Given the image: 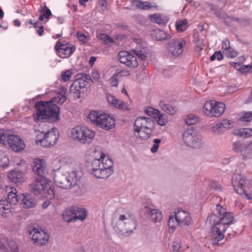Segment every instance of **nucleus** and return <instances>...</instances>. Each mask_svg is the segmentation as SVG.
<instances>
[{"label":"nucleus","mask_w":252,"mask_h":252,"mask_svg":"<svg viewBox=\"0 0 252 252\" xmlns=\"http://www.w3.org/2000/svg\"><path fill=\"white\" fill-rule=\"evenodd\" d=\"M33 171L37 176L35 178L34 183L30 185L31 190L35 195L43 193L49 199L55 196V189L49 185V181L45 177L46 171L43 166L42 160L37 159L35 161Z\"/></svg>","instance_id":"nucleus-1"},{"label":"nucleus","mask_w":252,"mask_h":252,"mask_svg":"<svg viewBox=\"0 0 252 252\" xmlns=\"http://www.w3.org/2000/svg\"><path fill=\"white\" fill-rule=\"evenodd\" d=\"M60 97L55 96L48 101H37L34 107L37 111L34 117L35 122L40 120L46 122H55L60 119V107L54 103H58Z\"/></svg>","instance_id":"nucleus-2"},{"label":"nucleus","mask_w":252,"mask_h":252,"mask_svg":"<svg viewBox=\"0 0 252 252\" xmlns=\"http://www.w3.org/2000/svg\"><path fill=\"white\" fill-rule=\"evenodd\" d=\"M19 202L23 208H34L36 205V202L31 195L24 194H17L16 189L12 188L11 191L5 199L0 200V214L3 216L4 214L11 212L12 206Z\"/></svg>","instance_id":"nucleus-3"},{"label":"nucleus","mask_w":252,"mask_h":252,"mask_svg":"<svg viewBox=\"0 0 252 252\" xmlns=\"http://www.w3.org/2000/svg\"><path fill=\"white\" fill-rule=\"evenodd\" d=\"M82 175L81 170H75L68 172L59 169L55 171L54 180L58 187L63 189H68L75 186Z\"/></svg>","instance_id":"nucleus-4"},{"label":"nucleus","mask_w":252,"mask_h":252,"mask_svg":"<svg viewBox=\"0 0 252 252\" xmlns=\"http://www.w3.org/2000/svg\"><path fill=\"white\" fill-rule=\"evenodd\" d=\"M112 225L116 231L128 236L136 229L137 223L133 214L126 210L125 214L119 216L118 219H113Z\"/></svg>","instance_id":"nucleus-5"},{"label":"nucleus","mask_w":252,"mask_h":252,"mask_svg":"<svg viewBox=\"0 0 252 252\" xmlns=\"http://www.w3.org/2000/svg\"><path fill=\"white\" fill-rule=\"evenodd\" d=\"M155 123L151 118L139 117L134 123V134L142 140L148 139L155 130Z\"/></svg>","instance_id":"nucleus-6"},{"label":"nucleus","mask_w":252,"mask_h":252,"mask_svg":"<svg viewBox=\"0 0 252 252\" xmlns=\"http://www.w3.org/2000/svg\"><path fill=\"white\" fill-rule=\"evenodd\" d=\"M113 162L109 158H106V161L93 159L91 161L92 174L97 178L107 179L113 173Z\"/></svg>","instance_id":"nucleus-7"},{"label":"nucleus","mask_w":252,"mask_h":252,"mask_svg":"<svg viewBox=\"0 0 252 252\" xmlns=\"http://www.w3.org/2000/svg\"><path fill=\"white\" fill-rule=\"evenodd\" d=\"M218 216L211 214L208 217L207 220L210 223H215L225 229L230 225L233 220V216L231 212H227L220 204L216 205Z\"/></svg>","instance_id":"nucleus-8"},{"label":"nucleus","mask_w":252,"mask_h":252,"mask_svg":"<svg viewBox=\"0 0 252 252\" xmlns=\"http://www.w3.org/2000/svg\"><path fill=\"white\" fill-rule=\"evenodd\" d=\"M232 185L236 192L244 194L247 198L252 200V185L240 174H234L231 178Z\"/></svg>","instance_id":"nucleus-9"},{"label":"nucleus","mask_w":252,"mask_h":252,"mask_svg":"<svg viewBox=\"0 0 252 252\" xmlns=\"http://www.w3.org/2000/svg\"><path fill=\"white\" fill-rule=\"evenodd\" d=\"M88 119L93 124L105 130H110L115 125V120L114 118L106 114H100L95 111L90 112Z\"/></svg>","instance_id":"nucleus-10"},{"label":"nucleus","mask_w":252,"mask_h":252,"mask_svg":"<svg viewBox=\"0 0 252 252\" xmlns=\"http://www.w3.org/2000/svg\"><path fill=\"white\" fill-rule=\"evenodd\" d=\"M77 78L72 83L70 87V92L71 93L76 94L77 98H80L81 93L86 90V86L88 85L87 81L91 80L92 82L94 81L92 77L87 74L80 73L77 75Z\"/></svg>","instance_id":"nucleus-11"},{"label":"nucleus","mask_w":252,"mask_h":252,"mask_svg":"<svg viewBox=\"0 0 252 252\" xmlns=\"http://www.w3.org/2000/svg\"><path fill=\"white\" fill-rule=\"evenodd\" d=\"M183 138L187 146L193 148H200L203 144L201 135L192 128L183 133Z\"/></svg>","instance_id":"nucleus-12"},{"label":"nucleus","mask_w":252,"mask_h":252,"mask_svg":"<svg viewBox=\"0 0 252 252\" xmlns=\"http://www.w3.org/2000/svg\"><path fill=\"white\" fill-rule=\"evenodd\" d=\"M225 106V105L223 102L211 100L206 102L203 110L205 114L208 116L219 117L224 112Z\"/></svg>","instance_id":"nucleus-13"},{"label":"nucleus","mask_w":252,"mask_h":252,"mask_svg":"<svg viewBox=\"0 0 252 252\" xmlns=\"http://www.w3.org/2000/svg\"><path fill=\"white\" fill-rule=\"evenodd\" d=\"M73 137L83 144H89L94 137V132L86 127H76L72 131Z\"/></svg>","instance_id":"nucleus-14"},{"label":"nucleus","mask_w":252,"mask_h":252,"mask_svg":"<svg viewBox=\"0 0 252 252\" xmlns=\"http://www.w3.org/2000/svg\"><path fill=\"white\" fill-rule=\"evenodd\" d=\"M59 137V133L56 128H53L51 131H48L44 134L43 138L37 141L44 147L54 146L56 144Z\"/></svg>","instance_id":"nucleus-15"},{"label":"nucleus","mask_w":252,"mask_h":252,"mask_svg":"<svg viewBox=\"0 0 252 252\" xmlns=\"http://www.w3.org/2000/svg\"><path fill=\"white\" fill-rule=\"evenodd\" d=\"M29 234L32 240L37 245H44L48 241L49 236L43 229L33 228L29 230Z\"/></svg>","instance_id":"nucleus-16"},{"label":"nucleus","mask_w":252,"mask_h":252,"mask_svg":"<svg viewBox=\"0 0 252 252\" xmlns=\"http://www.w3.org/2000/svg\"><path fill=\"white\" fill-rule=\"evenodd\" d=\"M186 45V41L183 38L171 39L167 43V49L174 56H179L183 52V47Z\"/></svg>","instance_id":"nucleus-17"},{"label":"nucleus","mask_w":252,"mask_h":252,"mask_svg":"<svg viewBox=\"0 0 252 252\" xmlns=\"http://www.w3.org/2000/svg\"><path fill=\"white\" fill-rule=\"evenodd\" d=\"M119 61L129 67H136L138 65L137 57L129 52L121 51L118 54Z\"/></svg>","instance_id":"nucleus-18"},{"label":"nucleus","mask_w":252,"mask_h":252,"mask_svg":"<svg viewBox=\"0 0 252 252\" xmlns=\"http://www.w3.org/2000/svg\"><path fill=\"white\" fill-rule=\"evenodd\" d=\"M7 144L15 152L21 151L25 148L24 141L16 135H7L6 139Z\"/></svg>","instance_id":"nucleus-19"},{"label":"nucleus","mask_w":252,"mask_h":252,"mask_svg":"<svg viewBox=\"0 0 252 252\" xmlns=\"http://www.w3.org/2000/svg\"><path fill=\"white\" fill-rule=\"evenodd\" d=\"M213 226L211 231V239L213 245H219V242L224 238V232L226 229L216 223H211Z\"/></svg>","instance_id":"nucleus-20"},{"label":"nucleus","mask_w":252,"mask_h":252,"mask_svg":"<svg viewBox=\"0 0 252 252\" xmlns=\"http://www.w3.org/2000/svg\"><path fill=\"white\" fill-rule=\"evenodd\" d=\"M55 48L58 55L62 58L69 57L75 50L74 47L71 46L68 43L64 44L59 41L57 42Z\"/></svg>","instance_id":"nucleus-21"},{"label":"nucleus","mask_w":252,"mask_h":252,"mask_svg":"<svg viewBox=\"0 0 252 252\" xmlns=\"http://www.w3.org/2000/svg\"><path fill=\"white\" fill-rule=\"evenodd\" d=\"M0 252H18L15 241L6 238L0 239Z\"/></svg>","instance_id":"nucleus-22"},{"label":"nucleus","mask_w":252,"mask_h":252,"mask_svg":"<svg viewBox=\"0 0 252 252\" xmlns=\"http://www.w3.org/2000/svg\"><path fill=\"white\" fill-rule=\"evenodd\" d=\"M175 217L179 225L188 226L191 223L190 215L186 211L181 210L175 212Z\"/></svg>","instance_id":"nucleus-23"},{"label":"nucleus","mask_w":252,"mask_h":252,"mask_svg":"<svg viewBox=\"0 0 252 252\" xmlns=\"http://www.w3.org/2000/svg\"><path fill=\"white\" fill-rule=\"evenodd\" d=\"M143 211L145 213L147 219H150L154 222L159 221L162 219L161 213L158 210L152 209L145 206Z\"/></svg>","instance_id":"nucleus-24"},{"label":"nucleus","mask_w":252,"mask_h":252,"mask_svg":"<svg viewBox=\"0 0 252 252\" xmlns=\"http://www.w3.org/2000/svg\"><path fill=\"white\" fill-rule=\"evenodd\" d=\"M131 52L138 58L139 61H145L149 54V50L148 47L142 45H138Z\"/></svg>","instance_id":"nucleus-25"},{"label":"nucleus","mask_w":252,"mask_h":252,"mask_svg":"<svg viewBox=\"0 0 252 252\" xmlns=\"http://www.w3.org/2000/svg\"><path fill=\"white\" fill-rule=\"evenodd\" d=\"M8 178L15 184L20 183L24 180V173L20 171L13 170L8 174Z\"/></svg>","instance_id":"nucleus-26"},{"label":"nucleus","mask_w":252,"mask_h":252,"mask_svg":"<svg viewBox=\"0 0 252 252\" xmlns=\"http://www.w3.org/2000/svg\"><path fill=\"white\" fill-rule=\"evenodd\" d=\"M152 35L153 38L159 41L167 40L171 37L169 34L160 29L153 30Z\"/></svg>","instance_id":"nucleus-27"},{"label":"nucleus","mask_w":252,"mask_h":252,"mask_svg":"<svg viewBox=\"0 0 252 252\" xmlns=\"http://www.w3.org/2000/svg\"><path fill=\"white\" fill-rule=\"evenodd\" d=\"M75 220H83L85 219L87 216V211L83 208H80L76 206L72 207Z\"/></svg>","instance_id":"nucleus-28"},{"label":"nucleus","mask_w":252,"mask_h":252,"mask_svg":"<svg viewBox=\"0 0 252 252\" xmlns=\"http://www.w3.org/2000/svg\"><path fill=\"white\" fill-rule=\"evenodd\" d=\"M149 19L151 22L158 25H165L167 22L166 18L159 13L150 15Z\"/></svg>","instance_id":"nucleus-29"},{"label":"nucleus","mask_w":252,"mask_h":252,"mask_svg":"<svg viewBox=\"0 0 252 252\" xmlns=\"http://www.w3.org/2000/svg\"><path fill=\"white\" fill-rule=\"evenodd\" d=\"M216 15L220 18H222L224 20V22L227 24V20H236L238 23H240L241 19L238 17H230L227 15L223 11L218 10L215 12Z\"/></svg>","instance_id":"nucleus-30"},{"label":"nucleus","mask_w":252,"mask_h":252,"mask_svg":"<svg viewBox=\"0 0 252 252\" xmlns=\"http://www.w3.org/2000/svg\"><path fill=\"white\" fill-rule=\"evenodd\" d=\"M159 105L163 111L170 115H174L176 112V109L175 107L171 105L166 104L163 101H160Z\"/></svg>","instance_id":"nucleus-31"},{"label":"nucleus","mask_w":252,"mask_h":252,"mask_svg":"<svg viewBox=\"0 0 252 252\" xmlns=\"http://www.w3.org/2000/svg\"><path fill=\"white\" fill-rule=\"evenodd\" d=\"M62 217L63 220L67 222L75 221L72 208L64 211L63 213Z\"/></svg>","instance_id":"nucleus-32"},{"label":"nucleus","mask_w":252,"mask_h":252,"mask_svg":"<svg viewBox=\"0 0 252 252\" xmlns=\"http://www.w3.org/2000/svg\"><path fill=\"white\" fill-rule=\"evenodd\" d=\"M107 158L109 157L106 156L101 149H98L94 150L93 155V159H97L102 160V162H105L106 161V158Z\"/></svg>","instance_id":"nucleus-33"},{"label":"nucleus","mask_w":252,"mask_h":252,"mask_svg":"<svg viewBox=\"0 0 252 252\" xmlns=\"http://www.w3.org/2000/svg\"><path fill=\"white\" fill-rule=\"evenodd\" d=\"M246 145L242 141L235 142L233 144V149L235 152L240 153L242 155Z\"/></svg>","instance_id":"nucleus-34"},{"label":"nucleus","mask_w":252,"mask_h":252,"mask_svg":"<svg viewBox=\"0 0 252 252\" xmlns=\"http://www.w3.org/2000/svg\"><path fill=\"white\" fill-rule=\"evenodd\" d=\"M40 12H43V14L39 16V20L40 21H43L44 18L48 19L52 15L51 10L47 8L46 5H44V6L40 10Z\"/></svg>","instance_id":"nucleus-35"},{"label":"nucleus","mask_w":252,"mask_h":252,"mask_svg":"<svg viewBox=\"0 0 252 252\" xmlns=\"http://www.w3.org/2000/svg\"><path fill=\"white\" fill-rule=\"evenodd\" d=\"M236 134L242 137H249L252 136V129L244 128L239 129Z\"/></svg>","instance_id":"nucleus-36"},{"label":"nucleus","mask_w":252,"mask_h":252,"mask_svg":"<svg viewBox=\"0 0 252 252\" xmlns=\"http://www.w3.org/2000/svg\"><path fill=\"white\" fill-rule=\"evenodd\" d=\"M9 159L6 154L0 151V167H5L8 165Z\"/></svg>","instance_id":"nucleus-37"},{"label":"nucleus","mask_w":252,"mask_h":252,"mask_svg":"<svg viewBox=\"0 0 252 252\" xmlns=\"http://www.w3.org/2000/svg\"><path fill=\"white\" fill-rule=\"evenodd\" d=\"M198 120V118L194 114H189L187 116L185 122L187 125L191 126L195 124Z\"/></svg>","instance_id":"nucleus-38"},{"label":"nucleus","mask_w":252,"mask_h":252,"mask_svg":"<svg viewBox=\"0 0 252 252\" xmlns=\"http://www.w3.org/2000/svg\"><path fill=\"white\" fill-rule=\"evenodd\" d=\"M136 6L144 10H147L156 7V6H155L151 5V3L148 1H138L136 4Z\"/></svg>","instance_id":"nucleus-39"},{"label":"nucleus","mask_w":252,"mask_h":252,"mask_svg":"<svg viewBox=\"0 0 252 252\" xmlns=\"http://www.w3.org/2000/svg\"><path fill=\"white\" fill-rule=\"evenodd\" d=\"M155 119L157 120V123L161 126H165L168 122L165 115L160 112V114H158V115L156 117Z\"/></svg>","instance_id":"nucleus-40"},{"label":"nucleus","mask_w":252,"mask_h":252,"mask_svg":"<svg viewBox=\"0 0 252 252\" xmlns=\"http://www.w3.org/2000/svg\"><path fill=\"white\" fill-rule=\"evenodd\" d=\"M187 22L186 20L177 21L176 24V29L178 32H183L187 28Z\"/></svg>","instance_id":"nucleus-41"},{"label":"nucleus","mask_w":252,"mask_h":252,"mask_svg":"<svg viewBox=\"0 0 252 252\" xmlns=\"http://www.w3.org/2000/svg\"><path fill=\"white\" fill-rule=\"evenodd\" d=\"M211 131L216 135L221 134L225 131L219 123L212 126Z\"/></svg>","instance_id":"nucleus-42"},{"label":"nucleus","mask_w":252,"mask_h":252,"mask_svg":"<svg viewBox=\"0 0 252 252\" xmlns=\"http://www.w3.org/2000/svg\"><path fill=\"white\" fill-rule=\"evenodd\" d=\"M209 187L211 189L215 190H221V186L220 184L217 181H210L209 184Z\"/></svg>","instance_id":"nucleus-43"},{"label":"nucleus","mask_w":252,"mask_h":252,"mask_svg":"<svg viewBox=\"0 0 252 252\" xmlns=\"http://www.w3.org/2000/svg\"><path fill=\"white\" fill-rule=\"evenodd\" d=\"M181 248V241L179 238L175 239L173 244V252H180L179 250Z\"/></svg>","instance_id":"nucleus-44"},{"label":"nucleus","mask_w":252,"mask_h":252,"mask_svg":"<svg viewBox=\"0 0 252 252\" xmlns=\"http://www.w3.org/2000/svg\"><path fill=\"white\" fill-rule=\"evenodd\" d=\"M146 113L149 116L153 117L154 118H156L158 114H160V111L155 109L152 107H149L146 110Z\"/></svg>","instance_id":"nucleus-45"},{"label":"nucleus","mask_w":252,"mask_h":252,"mask_svg":"<svg viewBox=\"0 0 252 252\" xmlns=\"http://www.w3.org/2000/svg\"><path fill=\"white\" fill-rule=\"evenodd\" d=\"M232 121L227 119L222 120L220 123V125L222 126L224 131L231 128L230 125L231 124Z\"/></svg>","instance_id":"nucleus-46"},{"label":"nucleus","mask_w":252,"mask_h":252,"mask_svg":"<svg viewBox=\"0 0 252 252\" xmlns=\"http://www.w3.org/2000/svg\"><path fill=\"white\" fill-rule=\"evenodd\" d=\"M252 120V112L245 113L244 116L240 118V121L242 122H250Z\"/></svg>","instance_id":"nucleus-47"},{"label":"nucleus","mask_w":252,"mask_h":252,"mask_svg":"<svg viewBox=\"0 0 252 252\" xmlns=\"http://www.w3.org/2000/svg\"><path fill=\"white\" fill-rule=\"evenodd\" d=\"M72 75V71L70 70H66L62 74V79L64 82H66L70 80Z\"/></svg>","instance_id":"nucleus-48"},{"label":"nucleus","mask_w":252,"mask_h":252,"mask_svg":"<svg viewBox=\"0 0 252 252\" xmlns=\"http://www.w3.org/2000/svg\"><path fill=\"white\" fill-rule=\"evenodd\" d=\"M244 159H247L250 158L252 156V153H251V151L248 146L246 145L244 150L243 151V154L242 155Z\"/></svg>","instance_id":"nucleus-49"},{"label":"nucleus","mask_w":252,"mask_h":252,"mask_svg":"<svg viewBox=\"0 0 252 252\" xmlns=\"http://www.w3.org/2000/svg\"><path fill=\"white\" fill-rule=\"evenodd\" d=\"M224 53L227 57L230 58H235L238 55L237 52L231 47Z\"/></svg>","instance_id":"nucleus-50"},{"label":"nucleus","mask_w":252,"mask_h":252,"mask_svg":"<svg viewBox=\"0 0 252 252\" xmlns=\"http://www.w3.org/2000/svg\"><path fill=\"white\" fill-rule=\"evenodd\" d=\"M99 37L102 41L107 43L113 42V40L106 33H101Z\"/></svg>","instance_id":"nucleus-51"},{"label":"nucleus","mask_w":252,"mask_h":252,"mask_svg":"<svg viewBox=\"0 0 252 252\" xmlns=\"http://www.w3.org/2000/svg\"><path fill=\"white\" fill-rule=\"evenodd\" d=\"M117 104L116 107L117 108L124 110H127L129 109L127 105V103L123 101L119 100Z\"/></svg>","instance_id":"nucleus-52"},{"label":"nucleus","mask_w":252,"mask_h":252,"mask_svg":"<svg viewBox=\"0 0 252 252\" xmlns=\"http://www.w3.org/2000/svg\"><path fill=\"white\" fill-rule=\"evenodd\" d=\"M231 47L230 46V41L227 39H225L222 41V50L224 53L226 52Z\"/></svg>","instance_id":"nucleus-53"},{"label":"nucleus","mask_w":252,"mask_h":252,"mask_svg":"<svg viewBox=\"0 0 252 252\" xmlns=\"http://www.w3.org/2000/svg\"><path fill=\"white\" fill-rule=\"evenodd\" d=\"M117 74H116L115 73L111 76V77L110 79V82L112 86L113 87H116L118 85V80L117 79L118 77Z\"/></svg>","instance_id":"nucleus-54"},{"label":"nucleus","mask_w":252,"mask_h":252,"mask_svg":"<svg viewBox=\"0 0 252 252\" xmlns=\"http://www.w3.org/2000/svg\"><path fill=\"white\" fill-rule=\"evenodd\" d=\"M240 72L243 73L252 72V65H242Z\"/></svg>","instance_id":"nucleus-55"},{"label":"nucleus","mask_w":252,"mask_h":252,"mask_svg":"<svg viewBox=\"0 0 252 252\" xmlns=\"http://www.w3.org/2000/svg\"><path fill=\"white\" fill-rule=\"evenodd\" d=\"M107 100L108 101L111 103L113 106L116 107V105H117V103L118 102L119 100L114 97L113 96L111 95H109L107 96Z\"/></svg>","instance_id":"nucleus-56"},{"label":"nucleus","mask_w":252,"mask_h":252,"mask_svg":"<svg viewBox=\"0 0 252 252\" xmlns=\"http://www.w3.org/2000/svg\"><path fill=\"white\" fill-rule=\"evenodd\" d=\"M115 73L117 74L118 77H124L130 75L129 72L126 70L117 69Z\"/></svg>","instance_id":"nucleus-57"},{"label":"nucleus","mask_w":252,"mask_h":252,"mask_svg":"<svg viewBox=\"0 0 252 252\" xmlns=\"http://www.w3.org/2000/svg\"><path fill=\"white\" fill-rule=\"evenodd\" d=\"M7 134L4 133L2 130H0V143L6 145V139Z\"/></svg>","instance_id":"nucleus-58"},{"label":"nucleus","mask_w":252,"mask_h":252,"mask_svg":"<svg viewBox=\"0 0 252 252\" xmlns=\"http://www.w3.org/2000/svg\"><path fill=\"white\" fill-rule=\"evenodd\" d=\"M66 92V89H64V91L63 94L59 97V99H58V104L60 105H63L67 99L65 94Z\"/></svg>","instance_id":"nucleus-59"},{"label":"nucleus","mask_w":252,"mask_h":252,"mask_svg":"<svg viewBox=\"0 0 252 252\" xmlns=\"http://www.w3.org/2000/svg\"><path fill=\"white\" fill-rule=\"evenodd\" d=\"M92 78L94 81H99L100 75L98 72L96 70H93L92 72Z\"/></svg>","instance_id":"nucleus-60"},{"label":"nucleus","mask_w":252,"mask_h":252,"mask_svg":"<svg viewBox=\"0 0 252 252\" xmlns=\"http://www.w3.org/2000/svg\"><path fill=\"white\" fill-rule=\"evenodd\" d=\"M215 55H216V59L219 61L222 60L223 59V55H222L220 51H216Z\"/></svg>","instance_id":"nucleus-61"},{"label":"nucleus","mask_w":252,"mask_h":252,"mask_svg":"<svg viewBox=\"0 0 252 252\" xmlns=\"http://www.w3.org/2000/svg\"><path fill=\"white\" fill-rule=\"evenodd\" d=\"M230 64L233 66L235 69L239 70L240 71V69L241 68L242 64L240 63H236V62H231L230 63Z\"/></svg>","instance_id":"nucleus-62"},{"label":"nucleus","mask_w":252,"mask_h":252,"mask_svg":"<svg viewBox=\"0 0 252 252\" xmlns=\"http://www.w3.org/2000/svg\"><path fill=\"white\" fill-rule=\"evenodd\" d=\"M77 37L80 41L85 42L86 40V36L85 34H82L80 32H78L77 33Z\"/></svg>","instance_id":"nucleus-63"},{"label":"nucleus","mask_w":252,"mask_h":252,"mask_svg":"<svg viewBox=\"0 0 252 252\" xmlns=\"http://www.w3.org/2000/svg\"><path fill=\"white\" fill-rule=\"evenodd\" d=\"M98 3L103 9L106 8V0H98Z\"/></svg>","instance_id":"nucleus-64"}]
</instances>
